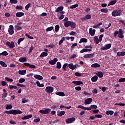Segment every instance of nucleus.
<instances>
[{
    "label": "nucleus",
    "mask_w": 125,
    "mask_h": 125,
    "mask_svg": "<svg viewBox=\"0 0 125 125\" xmlns=\"http://www.w3.org/2000/svg\"><path fill=\"white\" fill-rule=\"evenodd\" d=\"M4 114H8L10 115H18V114H23V112L21 110L18 109H11L10 110H6L4 111Z\"/></svg>",
    "instance_id": "f257e3e1"
},
{
    "label": "nucleus",
    "mask_w": 125,
    "mask_h": 125,
    "mask_svg": "<svg viewBox=\"0 0 125 125\" xmlns=\"http://www.w3.org/2000/svg\"><path fill=\"white\" fill-rule=\"evenodd\" d=\"M64 27H71L72 29H75L76 28L77 24L76 23L71 21H65L64 23Z\"/></svg>",
    "instance_id": "f03ea898"
},
{
    "label": "nucleus",
    "mask_w": 125,
    "mask_h": 125,
    "mask_svg": "<svg viewBox=\"0 0 125 125\" xmlns=\"http://www.w3.org/2000/svg\"><path fill=\"white\" fill-rule=\"evenodd\" d=\"M114 37H116L118 35V38L120 39H124V30L122 29H119V31H116L113 34Z\"/></svg>",
    "instance_id": "7ed1b4c3"
},
{
    "label": "nucleus",
    "mask_w": 125,
    "mask_h": 125,
    "mask_svg": "<svg viewBox=\"0 0 125 125\" xmlns=\"http://www.w3.org/2000/svg\"><path fill=\"white\" fill-rule=\"evenodd\" d=\"M122 14V11L121 9H115L113 10L111 13V15L113 17H117V16H121Z\"/></svg>",
    "instance_id": "20e7f679"
},
{
    "label": "nucleus",
    "mask_w": 125,
    "mask_h": 125,
    "mask_svg": "<svg viewBox=\"0 0 125 125\" xmlns=\"http://www.w3.org/2000/svg\"><path fill=\"white\" fill-rule=\"evenodd\" d=\"M50 111H51L50 108H46L45 110H40L39 111V113L43 114V115H47V114H49V113H50Z\"/></svg>",
    "instance_id": "39448f33"
},
{
    "label": "nucleus",
    "mask_w": 125,
    "mask_h": 125,
    "mask_svg": "<svg viewBox=\"0 0 125 125\" xmlns=\"http://www.w3.org/2000/svg\"><path fill=\"white\" fill-rule=\"evenodd\" d=\"M8 32L9 35H12L13 34H14V27H13V25H10L8 29Z\"/></svg>",
    "instance_id": "423d86ee"
},
{
    "label": "nucleus",
    "mask_w": 125,
    "mask_h": 125,
    "mask_svg": "<svg viewBox=\"0 0 125 125\" xmlns=\"http://www.w3.org/2000/svg\"><path fill=\"white\" fill-rule=\"evenodd\" d=\"M112 46V44H107L105 45V46L102 47L101 48V50H107V49H110Z\"/></svg>",
    "instance_id": "0eeeda50"
},
{
    "label": "nucleus",
    "mask_w": 125,
    "mask_h": 125,
    "mask_svg": "<svg viewBox=\"0 0 125 125\" xmlns=\"http://www.w3.org/2000/svg\"><path fill=\"white\" fill-rule=\"evenodd\" d=\"M53 87L47 86L45 88V91L47 93H52L53 92Z\"/></svg>",
    "instance_id": "6e6552de"
},
{
    "label": "nucleus",
    "mask_w": 125,
    "mask_h": 125,
    "mask_svg": "<svg viewBox=\"0 0 125 125\" xmlns=\"http://www.w3.org/2000/svg\"><path fill=\"white\" fill-rule=\"evenodd\" d=\"M6 45H7V46H9V47H10V48H13V47H15V45L14 44V42H13V41L11 42H7L6 43Z\"/></svg>",
    "instance_id": "1a4fd4ad"
},
{
    "label": "nucleus",
    "mask_w": 125,
    "mask_h": 125,
    "mask_svg": "<svg viewBox=\"0 0 125 125\" xmlns=\"http://www.w3.org/2000/svg\"><path fill=\"white\" fill-rule=\"evenodd\" d=\"M92 102V98H89L84 100V104L85 105H88V104H90Z\"/></svg>",
    "instance_id": "9d476101"
},
{
    "label": "nucleus",
    "mask_w": 125,
    "mask_h": 125,
    "mask_svg": "<svg viewBox=\"0 0 125 125\" xmlns=\"http://www.w3.org/2000/svg\"><path fill=\"white\" fill-rule=\"evenodd\" d=\"M78 108H80L81 109H83V110H88V111H90L92 108L91 107V105H90L89 107H85L82 105H79L78 106Z\"/></svg>",
    "instance_id": "9b49d317"
},
{
    "label": "nucleus",
    "mask_w": 125,
    "mask_h": 125,
    "mask_svg": "<svg viewBox=\"0 0 125 125\" xmlns=\"http://www.w3.org/2000/svg\"><path fill=\"white\" fill-rule=\"evenodd\" d=\"M95 55V54L94 53H92V54H86L85 55L83 56V58H93V57H94V56Z\"/></svg>",
    "instance_id": "f8f14e48"
},
{
    "label": "nucleus",
    "mask_w": 125,
    "mask_h": 125,
    "mask_svg": "<svg viewBox=\"0 0 125 125\" xmlns=\"http://www.w3.org/2000/svg\"><path fill=\"white\" fill-rule=\"evenodd\" d=\"M76 118L75 117H72L71 118H68L65 120L66 123L67 124H71L72 122H75Z\"/></svg>",
    "instance_id": "ddd939ff"
},
{
    "label": "nucleus",
    "mask_w": 125,
    "mask_h": 125,
    "mask_svg": "<svg viewBox=\"0 0 125 125\" xmlns=\"http://www.w3.org/2000/svg\"><path fill=\"white\" fill-rule=\"evenodd\" d=\"M95 32H96V30L95 29H92V28H89V33L92 37H93V36L95 35Z\"/></svg>",
    "instance_id": "4468645a"
},
{
    "label": "nucleus",
    "mask_w": 125,
    "mask_h": 125,
    "mask_svg": "<svg viewBox=\"0 0 125 125\" xmlns=\"http://www.w3.org/2000/svg\"><path fill=\"white\" fill-rule=\"evenodd\" d=\"M57 61H58V59L54 58L53 60L49 61V64H50V65H55Z\"/></svg>",
    "instance_id": "2eb2a0df"
},
{
    "label": "nucleus",
    "mask_w": 125,
    "mask_h": 125,
    "mask_svg": "<svg viewBox=\"0 0 125 125\" xmlns=\"http://www.w3.org/2000/svg\"><path fill=\"white\" fill-rule=\"evenodd\" d=\"M72 83H74L75 85H81V84H83V83L80 81H73Z\"/></svg>",
    "instance_id": "dca6fc26"
},
{
    "label": "nucleus",
    "mask_w": 125,
    "mask_h": 125,
    "mask_svg": "<svg viewBox=\"0 0 125 125\" xmlns=\"http://www.w3.org/2000/svg\"><path fill=\"white\" fill-rule=\"evenodd\" d=\"M34 77L37 80H39V81H42V80H43V78L42 77V76L40 75L35 74L34 75Z\"/></svg>",
    "instance_id": "f3484780"
},
{
    "label": "nucleus",
    "mask_w": 125,
    "mask_h": 125,
    "mask_svg": "<svg viewBox=\"0 0 125 125\" xmlns=\"http://www.w3.org/2000/svg\"><path fill=\"white\" fill-rule=\"evenodd\" d=\"M31 118H33V115L29 114L28 115H25L24 117H22L21 120H28V119H31Z\"/></svg>",
    "instance_id": "a211bd4d"
},
{
    "label": "nucleus",
    "mask_w": 125,
    "mask_h": 125,
    "mask_svg": "<svg viewBox=\"0 0 125 125\" xmlns=\"http://www.w3.org/2000/svg\"><path fill=\"white\" fill-rule=\"evenodd\" d=\"M63 115H65L64 111H60L58 110L57 111V115L58 116V117H62V116H63Z\"/></svg>",
    "instance_id": "6ab92c4d"
},
{
    "label": "nucleus",
    "mask_w": 125,
    "mask_h": 125,
    "mask_svg": "<svg viewBox=\"0 0 125 125\" xmlns=\"http://www.w3.org/2000/svg\"><path fill=\"white\" fill-rule=\"evenodd\" d=\"M19 62L24 63V62H27V58L26 57H21L19 59Z\"/></svg>",
    "instance_id": "aec40b11"
},
{
    "label": "nucleus",
    "mask_w": 125,
    "mask_h": 125,
    "mask_svg": "<svg viewBox=\"0 0 125 125\" xmlns=\"http://www.w3.org/2000/svg\"><path fill=\"white\" fill-rule=\"evenodd\" d=\"M97 76L98 77H99V78L101 79V78H103V76H104V74L103 73V72H102L101 71H98L97 73Z\"/></svg>",
    "instance_id": "412c9836"
},
{
    "label": "nucleus",
    "mask_w": 125,
    "mask_h": 125,
    "mask_svg": "<svg viewBox=\"0 0 125 125\" xmlns=\"http://www.w3.org/2000/svg\"><path fill=\"white\" fill-rule=\"evenodd\" d=\"M91 67H92V68H99L101 67V65L97 63H95L91 64Z\"/></svg>",
    "instance_id": "4be33fe9"
},
{
    "label": "nucleus",
    "mask_w": 125,
    "mask_h": 125,
    "mask_svg": "<svg viewBox=\"0 0 125 125\" xmlns=\"http://www.w3.org/2000/svg\"><path fill=\"white\" fill-rule=\"evenodd\" d=\"M24 15H25V14L23 12H17L16 14V17H22Z\"/></svg>",
    "instance_id": "5701e85b"
},
{
    "label": "nucleus",
    "mask_w": 125,
    "mask_h": 125,
    "mask_svg": "<svg viewBox=\"0 0 125 125\" xmlns=\"http://www.w3.org/2000/svg\"><path fill=\"white\" fill-rule=\"evenodd\" d=\"M63 8L64 7L62 6H61L56 9L55 12H60V11H62Z\"/></svg>",
    "instance_id": "b1692460"
},
{
    "label": "nucleus",
    "mask_w": 125,
    "mask_h": 125,
    "mask_svg": "<svg viewBox=\"0 0 125 125\" xmlns=\"http://www.w3.org/2000/svg\"><path fill=\"white\" fill-rule=\"evenodd\" d=\"M68 68L71 70H75L76 69V66L74 65L72 63L68 64Z\"/></svg>",
    "instance_id": "393cba45"
},
{
    "label": "nucleus",
    "mask_w": 125,
    "mask_h": 125,
    "mask_svg": "<svg viewBox=\"0 0 125 125\" xmlns=\"http://www.w3.org/2000/svg\"><path fill=\"white\" fill-rule=\"evenodd\" d=\"M97 80H98V77L95 75L91 79V81H92L93 83H96V82H97Z\"/></svg>",
    "instance_id": "a878e982"
},
{
    "label": "nucleus",
    "mask_w": 125,
    "mask_h": 125,
    "mask_svg": "<svg viewBox=\"0 0 125 125\" xmlns=\"http://www.w3.org/2000/svg\"><path fill=\"white\" fill-rule=\"evenodd\" d=\"M26 73H27L26 70H19L18 71V74L21 75H26Z\"/></svg>",
    "instance_id": "bb28decb"
},
{
    "label": "nucleus",
    "mask_w": 125,
    "mask_h": 125,
    "mask_svg": "<svg viewBox=\"0 0 125 125\" xmlns=\"http://www.w3.org/2000/svg\"><path fill=\"white\" fill-rule=\"evenodd\" d=\"M47 55H48V54L47 53V52H43L40 55V57H41V58H42V57H46V56H47Z\"/></svg>",
    "instance_id": "cd10ccee"
},
{
    "label": "nucleus",
    "mask_w": 125,
    "mask_h": 125,
    "mask_svg": "<svg viewBox=\"0 0 125 125\" xmlns=\"http://www.w3.org/2000/svg\"><path fill=\"white\" fill-rule=\"evenodd\" d=\"M125 51H122V52H118L117 53V56H125Z\"/></svg>",
    "instance_id": "c85d7f7f"
},
{
    "label": "nucleus",
    "mask_w": 125,
    "mask_h": 125,
    "mask_svg": "<svg viewBox=\"0 0 125 125\" xmlns=\"http://www.w3.org/2000/svg\"><path fill=\"white\" fill-rule=\"evenodd\" d=\"M117 3V0H113L109 2L108 4V6H110V5H114V4H116Z\"/></svg>",
    "instance_id": "c756f323"
},
{
    "label": "nucleus",
    "mask_w": 125,
    "mask_h": 125,
    "mask_svg": "<svg viewBox=\"0 0 125 125\" xmlns=\"http://www.w3.org/2000/svg\"><path fill=\"white\" fill-rule=\"evenodd\" d=\"M0 65H1L2 67H4V68H6V67H7V64L2 61H0Z\"/></svg>",
    "instance_id": "7c9ffc66"
},
{
    "label": "nucleus",
    "mask_w": 125,
    "mask_h": 125,
    "mask_svg": "<svg viewBox=\"0 0 125 125\" xmlns=\"http://www.w3.org/2000/svg\"><path fill=\"white\" fill-rule=\"evenodd\" d=\"M56 95H59V96H65V93L63 92H58L56 93Z\"/></svg>",
    "instance_id": "2f4dec72"
},
{
    "label": "nucleus",
    "mask_w": 125,
    "mask_h": 125,
    "mask_svg": "<svg viewBox=\"0 0 125 125\" xmlns=\"http://www.w3.org/2000/svg\"><path fill=\"white\" fill-rule=\"evenodd\" d=\"M106 115H114V111L113 110H107L105 112Z\"/></svg>",
    "instance_id": "473e14b6"
},
{
    "label": "nucleus",
    "mask_w": 125,
    "mask_h": 125,
    "mask_svg": "<svg viewBox=\"0 0 125 125\" xmlns=\"http://www.w3.org/2000/svg\"><path fill=\"white\" fill-rule=\"evenodd\" d=\"M87 39L85 38H81L80 39V41L79 42V43H82V42H87Z\"/></svg>",
    "instance_id": "72a5a7b5"
},
{
    "label": "nucleus",
    "mask_w": 125,
    "mask_h": 125,
    "mask_svg": "<svg viewBox=\"0 0 125 125\" xmlns=\"http://www.w3.org/2000/svg\"><path fill=\"white\" fill-rule=\"evenodd\" d=\"M59 29H60V26L59 25H56L55 26V31L56 33H58Z\"/></svg>",
    "instance_id": "f704fd0d"
},
{
    "label": "nucleus",
    "mask_w": 125,
    "mask_h": 125,
    "mask_svg": "<svg viewBox=\"0 0 125 125\" xmlns=\"http://www.w3.org/2000/svg\"><path fill=\"white\" fill-rule=\"evenodd\" d=\"M1 55L3 56H7V55H8V53L5 51H3L1 53H0V56H1Z\"/></svg>",
    "instance_id": "c9c22d12"
},
{
    "label": "nucleus",
    "mask_w": 125,
    "mask_h": 125,
    "mask_svg": "<svg viewBox=\"0 0 125 125\" xmlns=\"http://www.w3.org/2000/svg\"><path fill=\"white\" fill-rule=\"evenodd\" d=\"M15 29H16L17 31H20V30H22V27L20 25H16L15 26Z\"/></svg>",
    "instance_id": "e433bc0d"
},
{
    "label": "nucleus",
    "mask_w": 125,
    "mask_h": 125,
    "mask_svg": "<svg viewBox=\"0 0 125 125\" xmlns=\"http://www.w3.org/2000/svg\"><path fill=\"white\" fill-rule=\"evenodd\" d=\"M77 7H79V4H75L70 6V9H74V8H76Z\"/></svg>",
    "instance_id": "4c0bfd02"
},
{
    "label": "nucleus",
    "mask_w": 125,
    "mask_h": 125,
    "mask_svg": "<svg viewBox=\"0 0 125 125\" xmlns=\"http://www.w3.org/2000/svg\"><path fill=\"white\" fill-rule=\"evenodd\" d=\"M53 29H54V27L53 26H50L46 29V32H50V31H52Z\"/></svg>",
    "instance_id": "58836bf2"
},
{
    "label": "nucleus",
    "mask_w": 125,
    "mask_h": 125,
    "mask_svg": "<svg viewBox=\"0 0 125 125\" xmlns=\"http://www.w3.org/2000/svg\"><path fill=\"white\" fill-rule=\"evenodd\" d=\"M65 41V37H62L61 40L59 41V45H61L63 43V42Z\"/></svg>",
    "instance_id": "ea45409f"
},
{
    "label": "nucleus",
    "mask_w": 125,
    "mask_h": 125,
    "mask_svg": "<svg viewBox=\"0 0 125 125\" xmlns=\"http://www.w3.org/2000/svg\"><path fill=\"white\" fill-rule=\"evenodd\" d=\"M62 66V65H61V63H60V62H57L56 68H57V69H61Z\"/></svg>",
    "instance_id": "a19ab883"
},
{
    "label": "nucleus",
    "mask_w": 125,
    "mask_h": 125,
    "mask_svg": "<svg viewBox=\"0 0 125 125\" xmlns=\"http://www.w3.org/2000/svg\"><path fill=\"white\" fill-rule=\"evenodd\" d=\"M67 66H68L67 63H64L63 65L62 69V70H63V72H65V71H66V68Z\"/></svg>",
    "instance_id": "79ce46f5"
},
{
    "label": "nucleus",
    "mask_w": 125,
    "mask_h": 125,
    "mask_svg": "<svg viewBox=\"0 0 125 125\" xmlns=\"http://www.w3.org/2000/svg\"><path fill=\"white\" fill-rule=\"evenodd\" d=\"M9 88L10 89H17V86H13L12 85H9Z\"/></svg>",
    "instance_id": "37998d69"
},
{
    "label": "nucleus",
    "mask_w": 125,
    "mask_h": 125,
    "mask_svg": "<svg viewBox=\"0 0 125 125\" xmlns=\"http://www.w3.org/2000/svg\"><path fill=\"white\" fill-rule=\"evenodd\" d=\"M85 18L86 20H89V19H91V15L89 14L86 15Z\"/></svg>",
    "instance_id": "c03bdc74"
},
{
    "label": "nucleus",
    "mask_w": 125,
    "mask_h": 125,
    "mask_svg": "<svg viewBox=\"0 0 125 125\" xmlns=\"http://www.w3.org/2000/svg\"><path fill=\"white\" fill-rule=\"evenodd\" d=\"M25 38H20L18 40V44H20L21 42H23V41H24Z\"/></svg>",
    "instance_id": "a18cd8bd"
},
{
    "label": "nucleus",
    "mask_w": 125,
    "mask_h": 125,
    "mask_svg": "<svg viewBox=\"0 0 125 125\" xmlns=\"http://www.w3.org/2000/svg\"><path fill=\"white\" fill-rule=\"evenodd\" d=\"M101 12L104 13H108V9L107 8L105 9H101Z\"/></svg>",
    "instance_id": "49530a36"
},
{
    "label": "nucleus",
    "mask_w": 125,
    "mask_h": 125,
    "mask_svg": "<svg viewBox=\"0 0 125 125\" xmlns=\"http://www.w3.org/2000/svg\"><path fill=\"white\" fill-rule=\"evenodd\" d=\"M6 110H10L12 109V105L11 104H7L6 107Z\"/></svg>",
    "instance_id": "de8ad7c7"
},
{
    "label": "nucleus",
    "mask_w": 125,
    "mask_h": 125,
    "mask_svg": "<svg viewBox=\"0 0 125 125\" xmlns=\"http://www.w3.org/2000/svg\"><path fill=\"white\" fill-rule=\"evenodd\" d=\"M25 81H26V80H25V78H21L20 79V80H19L20 83H25Z\"/></svg>",
    "instance_id": "09e8293b"
},
{
    "label": "nucleus",
    "mask_w": 125,
    "mask_h": 125,
    "mask_svg": "<svg viewBox=\"0 0 125 125\" xmlns=\"http://www.w3.org/2000/svg\"><path fill=\"white\" fill-rule=\"evenodd\" d=\"M5 80H6V81L7 82H9L10 83H12V82H13V80L12 79H10V78H9L8 77H5Z\"/></svg>",
    "instance_id": "8fccbe9b"
},
{
    "label": "nucleus",
    "mask_w": 125,
    "mask_h": 125,
    "mask_svg": "<svg viewBox=\"0 0 125 125\" xmlns=\"http://www.w3.org/2000/svg\"><path fill=\"white\" fill-rule=\"evenodd\" d=\"M10 3H12V4H16V3H18V0H10Z\"/></svg>",
    "instance_id": "3c124183"
},
{
    "label": "nucleus",
    "mask_w": 125,
    "mask_h": 125,
    "mask_svg": "<svg viewBox=\"0 0 125 125\" xmlns=\"http://www.w3.org/2000/svg\"><path fill=\"white\" fill-rule=\"evenodd\" d=\"M30 6H31V4L30 3L27 4L25 7V10H28L29 8H30Z\"/></svg>",
    "instance_id": "603ef678"
},
{
    "label": "nucleus",
    "mask_w": 125,
    "mask_h": 125,
    "mask_svg": "<svg viewBox=\"0 0 125 125\" xmlns=\"http://www.w3.org/2000/svg\"><path fill=\"white\" fill-rule=\"evenodd\" d=\"M103 37H104V35L101 34L99 38V42H102V39L103 38Z\"/></svg>",
    "instance_id": "864d4df0"
},
{
    "label": "nucleus",
    "mask_w": 125,
    "mask_h": 125,
    "mask_svg": "<svg viewBox=\"0 0 125 125\" xmlns=\"http://www.w3.org/2000/svg\"><path fill=\"white\" fill-rule=\"evenodd\" d=\"M17 85L18 86H20V87H26V85L22 84H20L19 83H17Z\"/></svg>",
    "instance_id": "5fc2aeb1"
},
{
    "label": "nucleus",
    "mask_w": 125,
    "mask_h": 125,
    "mask_svg": "<svg viewBox=\"0 0 125 125\" xmlns=\"http://www.w3.org/2000/svg\"><path fill=\"white\" fill-rule=\"evenodd\" d=\"M58 18L59 20H62V19H64V15H60V16H58Z\"/></svg>",
    "instance_id": "6e6d98bb"
},
{
    "label": "nucleus",
    "mask_w": 125,
    "mask_h": 125,
    "mask_svg": "<svg viewBox=\"0 0 125 125\" xmlns=\"http://www.w3.org/2000/svg\"><path fill=\"white\" fill-rule=\"evenodd\" d=\"M27 102H29V100H26L25 98H23L22 99V103H27Z\"/></svg>",
    "instance_id": "4d7b16f0"
},
{
    "label": "nucleus",
    "mask_w": 125,
    "mask_h": 125,
    "mask_svg": "<svg viewBox=\"0 0 125 125\" xmlns=\"http://www.w3.org/2000/svg\"><path fill=\"white\" fill-rule=\"evenodd\" d=\"M75 75L76 76V77H82V73L76 72L75 73Z\"/></svg>",
    "instance_id": "13d9d810"
},
{
    "label": "nucleus",
    "mask_w": 125,
    "mask_h": 125,
    "mask_svg": "<svg viewBox=\"0 0 125 125\" xmlns=\"http://www.w3.org/2000/svg\"><path fill=\"white\" fill-rule=\"evenodd\" d=\"M119 83H124L125 82V78H121L118 81Z\"/></svg>",
    "instance_id": "bf43d9fd"
},
{
    "label": "nucleus",
    "mask_w": 125,
    "mask_h": 125,
    "mask_svg": "<svg viewBox=\"0 0 125 125\" xmlns=\"http://www.w3.org/2000/svg\"><path fill=\"white\" fill-rule=\"evenodd\" d=\"M34 50V46H31L29 49V50L28 51V53H32V51Z\"/></svg>",
    "instance_id": "052dcab7"
},
{
    "label": "nucleus",
    "mask_w": 125,
    "mask_h": 125,
    "mask_svg": "<svg viewBox=\"0 0 125 125\" xmlns=\"http://www.w3.org/2000/svg\"><path fill=\"white\" fill-rule=\"evenodd\" d=\"M95 116L96 118H98L99 119H101V118H102V115L101 114H96Z\"/></svg>",
    "instance_id": "680f3d73"
},
{
    "label": "nucleus",
    "mask_w": 125,
    "mask_h": 125,
    "mask_svg": "<svg viewBox=\"0 0 125 125\" xmlns=\"http://www.w3.org/2000/svg\"><path fill=\"white\" fill-rule=\"evenodd\" d=\"M75 90H77V91H80V90H82V87L81 86H76L75 87Z\"/></svg>",
    "instance_id": "e2e57ef3"
},
{
    "label": "nucleus",
    "mask_w": 125,
    "mask_h": 125,
    "mask_svg": "<svg viewBox=\"0 0 125 125\" xmlns=\"http://www.w3.org/2000/svg\"><path fill=\"white\" fill-rule=\"evenodd\" d=\"M115 105H119V106H125V104H123V103H116L115 104Z\"/></svg>",
    "instance_id": "0e129e2a"
},
{
    "label": "nucleus",
    "mask_w": 125,
    "mask_h": 125,
    "mask_svg": "<svg viewBox=\"0 0 125 125\" xmlns=\"http://www.w3.org/2000/svg\"><path fill=\"white\" fill-rule=\"evenodd\" d=\"M34 123H40L41 122V119L40 118L34 119Z\"/></svg>",
    "instance_id": "69168bd1"
},
{
    "label": "nucleus",
    "mask_w": 125,
    "mask_h": 125,
    "mask_svg": "<svg viewBox=\"0 0 125 125\" xmlns=\"http://www.w3.org/2000/svg\"><path fill=\"white\" fill-rule=\"evenodd\" d=\"M91 107L92 108V109H97V105H95V104H93V105H91Z\"/></svg>",
    "instance_id": "338daca9"
},
{
    "label": "nucleus",
    "mask_w": 125,
    "mask_h": 125,
    "mask_svg": "<svg viewBox=\"0 0 125 125\" xmlns=\"http://www.w3.org/2000/svg\"><path fill=\"white\" fill-rule=\"evenodd\" d=\"M16 9H19V10H20L21 9H23V7L22 6H17Z\"/></svg>",
    "instance_id": "774afa93"
}]
</instances>
